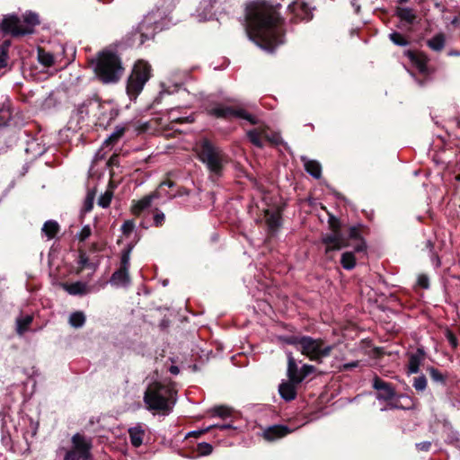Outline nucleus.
<instances>
[{"label": "nucleus", "mask_w": 460, "mask_h": 460, "mask_svg": "<svg viewBox=\"0 0 460 460\" xmlns=\"http://www.w3.org/2000/svg\"><path fill=\"white\" fill-rule=\"evenodd\" d=\"M170 372L173 375H177L179 373V368L178 367H175V366H172L170 367Z\"/></svg>", "instance_id": "6e6d98bb"}, {"label": "nucleus", "mask_w": 460, "mask_h": 460, "mask_svg": "<svg viewBox=\"0 0 460 460\" xmlns=\"http://www.w3.org/2000/svg\"><path fill=\"white\" fill-rule=\"evenodd\" d=\"M68 322L71 326L80 328L85 323V316L82 312H75L70 314Z\"/></svg>", "instance_id": "cd10ccee"}, {"label": "nucleus", "mask_w": 460, "mask_h": 460, "mask_svg": "<svg viewBox=\"0 0 460 460\" xmlns=\"http://www.w3.org/2000/svg\"><path fill=\"white\" fill-rule=\"evenodd\" d=\"M373 387L377 391L376 398L378 400L388 401L395 396L394 387L377 376L373 380Z\"/></svg>", "instance_id": "9b49d317"}, {"label": "nucleus", "mask_w": 460, "mask_h": 460, "mask_svg": "<svg viewBox=\"0 0 460 460\" xmlns=\"http://www.w3.org/2000/svg\"><path fill=\"white\" fill-rule=\"evenodd\" d=\"M113 197V192L111 190H107L103 194L100 196L98 199V205L103 208H106L110 206L111 199Z\"/></svg>", "instance_id": "72a5a7b5"}, {"label": "nucleus", "mask_w": 460, "mask_h": 460, "mask_svg": "<svg viewBox=\"0 0 460 460\" xmlns=\"http://www.w3.org/2000/svg\"><path fill=\"white\" fill-rule=\"evenodd\" d=\"M93 194H88L84 201V211L89 212L93 206Z\"/></svg>", "instance_id": "a18cd8bd"}, {"label": "nucleus", "mask_w": 460, "mask_h": 460, "mask_svg": "<svg viewBox=\"0 0 460 460\" xmlns=\"http://www.w3.org/2000/svg\"><path fill=\"white\" fill-rule=\"evenodd\" d=\"M247 137L251 143L257 147L263 146V142L261 139L262 137L269 138L268 136L266 135V131L261 128L249 130L247 132Z\"/></svg>", "instance_id": "aec40b11"}, {"label": "nucleus", "mask_w": 460, "mask_h": 460, "mask_svg": "<svg viewBox=\"0 0 460 460\" xmlns=\"http://www.w3.org/2000/svg\"><path fill=\"white\" fill-rule=\"evenodd\" d=\"M156 197L155 194L148 195L144 197L143 199L137 200L133 206H132V212L135 215H139L143 210L149 208L153 199Z\"/></svg>", "instance_id": "4be33fe9"}, {"label": "nucleus", "mask_w": 460, "mask_h": 460, "mask_svg": "<svg viewBox=\"0 0 460 460\" xmlns=\"http://www.w3.org/2000/svg\"><path fill=\"white\" fill-rule=\"evenodd\" d=\"M33 321V316L31 314L22 315L16 319V332L22 335L28 331L29 326Z\"/></svg>", "instance_id": "5701e85b"}, {"label": "nucleus", "mask_w": 460, "mask_h": 460, "mask_svg": "<svg viewBox=\"0 0 460 460\" xmlns=\"http://www.w3.org/2000/svg\"><path fill=\"white\" fill-rule=\"evenodd\" d=\"M391 407L392 408H399V406L397 404H391Z\"/></svg>", "instance_id": "338daca9"}, {"label": "nucleus", "mask_w": 460, "mask_h": 460, "mask_svg": "<svg viewBox=\"0 0 460 460\" xmlns=\"http://www.w3.org/2000/svg\"><path fill=\"white\" fill-rule=\"evenodd\" d=\"M296 385L297 384L291 381L282 383L279 387L280 396L286 401L294 400L296 395Z\"/></svg>", "instance_id": "f3484780"}, {"label": "nucleus", "mask_w": 460, "mask_h": 460, "mask_svg": "<svg viewBox=\"0 0 460 460\" xmlns=\"http://www.w3.org/2000/svg\"><path fill=\"white\" fill-rule=\"evenodd\" d=\"M288 376L289 378V381L296 384L301 383V377L296 363L292 356V353H288Z\"/></svg>", "instance_id": "a211bd4d"}, {"label": "nucleus", "mask_w": 460, "mask_h": 460, "mask_svg": "<svg viewBox=\"0 0 460 460\" xmlns=\"http://www.w3.org/2000/svg\"><path fill=\"white\" fill-rule=\"evenodd\" d=\"M151 66L144 60L135 63L127 82V93L130 98L136 99L142 92L145 84L151 77Z\"/></svg>", "instance_id": "423d86ee"}, {"label": "nucleus", "mask_w": 460, "mask_h": 460, "mask_svg": "<svg viewBox=\"0 0 460 460\" xmlns=\"http://www.w3.org/2000/svg\"><path fill=\"white\" fill-rule=\"evenodd\" d=\"M292 8L294 10L301 9L302 13H297V15H299L302 19L309 20L312 18L311 12L307 4L301 2H296L293 4Z\"/></svg>", "instance_id": "473e14b6"}, {"label": "nucleus", "mask_w": 460, "mask_h": 460, "mask_svg": "<svg viewBox=\"0 0 460 460\" xmlns=\"http://www.w3.org/2000/svg\"><path fill=\"white\" fill-rule=\"evenodd\" d=\"M445 35L443 33H438L428 40V46L435 51H440L445 47Z\"/></svg>", "instance_id": "393cba45"}, {"label": "nucleus", "mask_w": 460, "mask_h": 460, "mask_svg": "<svg viewBox=\"0 0 460 460\" xmlns=\"http://www.w3.org/2000/svg\"><path fill=\"white\" fill-rule=\"evenodd\" d=\"M420 70L421 72H424V71H425V66H424V65H420Z\"/></svg>", "instance_id": "0e129e2a"}, {"label": "nucleus", "mask_w": 460, "mask_h": 460, "mask_svg": "<svg viewBox=\"0 0 460 460\" xmlns=\"http://www.w3.org/2000/svg\"><path fill=\"white\" fill-rule=\"evenodd\" d=\"M92 234V229L90 226H84L81 231L76 234V237L79 241H85Z\"/></svg>", "instance_id": "58836bf2"}, {"label": "nucleus", "mask_w": 460, "mask_h": 460, "mask_svg": "<svg viewBox=\"0 0 460 460\" xmlns=\"http://www.w3.org/2000/svg\"><path fill=\"white\" fill-rule=\"evenodd\" d=\"M400 3H405L407 2L408 0H398Z\"/></svg>", "instance_id": "774afa93"}, {"label": "nucleus", "mask_w": 460, "mask_h": 460, "mask_svg": "<svg viewBox=\"0 0 460 460\" xmlns=\"http://www.w3.org/2000/svg\"><path fill=\"white\" fill-rule=\"evenodd\" d=\"M194 151L199 160L207 166L212 174L221 175L224 165L227 162L226 155L222 149L204 138L196 143Z\"/></svg>", "instance_id": "f03ea898"}, {"label": "nucleus", "mask_w": 460, "mask_h": 460, "mask_svg": "<svg viewBox=\"0 0 460 460\" xmlns=\"http://www.w3.org/2000/svg\"><path fill=\"white\" fill-rule=\"evenodd\" d=\"M449 341H450V343H451L454 347H456V344H457V343H456V338H455V337L450 336Z\"/></svg>", "instance_id": "4d7b16f0"}, {"label": "nucleus", "mask_w": 460, "mask_h": 460, "mask_svg": "<svg viewBox=\"0 0 460 460\" xmlns=\"http://www.w3.org/2000/svg\"><path fill=\"white\" fill-rule=\"evenodd\" d=\"M131 249L124 250L121 254L120 268L129 270Z\"/></svg>", "instance_id": "4c0bfd02"}, {"label": "nucleus", "mask_w": 460, "mask_h": 460, "mask_svg": "<svg viewBox=\"0 0 460 460\" xmlns=\"http://www.w3.org/2000/svg\"><path fill=\"white\" fill-rule=\"evenodd\" d=\"M123 70L119 58L111 51L100 53L94 64V72L104 84L119 81Z\"/></svg>", "instance_id": "7ed1b4c3"}, {"label": "nucleus", "mask_w": 460, "mask_h": 460, "mask_svg": "<svg viewBox=\"0 0 460 460\" xmlns=\"http://www.w3.org/2000/svg\"><path fill=\"white\" fill-rule=\"evenodd\" d=\"M209 114L221 119L238 118L248 121L252 125L258 123V119L243 108H231L225 105H217L209 110Z\"/></svg>", "instance_id": "1a4fd4ad"}, {"label": "nucleus", "mask_w": 460, "mask_h": 460, "mask_svg": "<svg viewBox=\"0 0 460 460\" xmlns=\"http://www.w3.org/2000/svg\"><path fill=\"white\" fill-rule=\"evenodd\" d=\"M144 402L150 410L168 413L174 404L173 392L168 386L153 384L146 389Z\"/></svg>", "instance_id": "20e7f679"}, {"label": "nucleus", "mask_w": 460, "mask_h": 460, "mask_svg": "<svg viewBox=\"0 0 460 460\" xmlns=\"http://www.w3.org/2000/svg\"><path fill=\"white\" fill-rule=\"evenodd\" d=\"M269 140L271 141V142H274V143L278 142V138L277 137L269 138Z\"/></svg>", "instance_id": "e2e57ef3"}, {"label": "nucleus", "mask_w": 460, "mask_h": 460, "mask_svg": "<svg viewBox=\"0 0 460 460\" xmlns=\"http://www.w3.org/2000/svg\"><path fill=\"white\" fill-rule=\"evenodd\" d=\"M358 366V361H352V362H349V363H346L342 366V369L343 370H349L351 368H354V367H357Z\"/></svg>", "instance_id": "09e8293b"}, {"label": "nucleus", "mask_w": 460, "mask_h": 460, "mask_svg": "<svg viewBox=\"0 0 460 460\" xmlns=\"http://www.w3.org/2000/svg\"><path fill=\"white\" fill-rule=\"evenodd\" d=\"M199 452L200 455H208L212 452V447L208 443L199 444Z\"/></svg>", "instance_id": "79ce46f5"}, {"label": "nucleus", "mask_w": 460, "mask_h": 460, "mask_svg": "<svg viewBox=\"0 0 460 460\" xmlns=\"http://www.w3.org/2000/svg\"><path fill=\"white\" fill-rule=\"evenodd\" d=\"M426 245L428 248L430 249V251L433 249V243H431V241H427Z\"/></svg>", "instance_id": "052dcab7"}, {"label": "nucleus", "mask_w": 460, "mask_h": 460, "mask_svg": "<svg viewBox=\"0 0 460 460\" xmlns=\"http://www.w3.org/2000/svg\"><path fill=\"white\" fill-rule=\"evenodd\" d=\"M213 427L218 428V429H222V430H224V429H231V428H232V426H231V425H229V424H223V425H213V426H209L207 429L208 430V429H211V428H213Z\"/></svg>", "instance_id": "603ef678"}, {"label": "nucleus", "mask_w": 460, "mask_h": 460, "mask_svg": "<svg viewBox=\"0 0 460 460\" xmlns=\"http://www.w3.org/2000/svg\"><path fill=\"white\" fill-rule=\"evenodd\" d=\"M299 349L310 360L320 362L323 358L330 355L332 346L325 345L322 339L303 336L299 339Z\"/></svg>", "instance_id": "0eeeda50"}, {"label": "nucleus", "mask_w": 460, "mask_h": 460, "mask_svg": "<svg viewBox=\"0 0 460 460\" xmlns=\"http://www.w3.org/2000/svg\"><path fill=\"white\" fill-rule=\"evenodd\" d=\"M155 223L156 226H159L162 224V222L164 220V213H157L155 215L154 217Z\"/></svg>", "instance_id": "de8ad7c7"}, {"label": "nucleus", "mask_w": 460, "mask_h": 460, "mask_svg": "<svg viewBox=\"0 0 460 460\" xmlns=\"http://www.w3.org/2000/svg\"><path fill=\"white\" fill-rule=\"evenodd\" d=\"M170 118L172 119V120H175V121L181 120V119L174 117L172 111H171V113H170Z\"/></svg>", "instance_id": "13d9d810"}, {"label": "nucleus", "mask_w": 460, "mask_h": 460, "mask_svg": "<svg viewBox=\"0 0 460 460\" xmlns=\"http://www.w3.org/2000/svg\"><path fill=\"white\" fill-rule=\"evenodd\" d=\"M130 281L128 270L119 268L111 277L110 282L116 287H124L128 285Z\"/></svg>", "instance_id": "dca6fc26"}, {"label": "nucleus", "mask_w": 460, "mask_h": 460, "mask_svg": "<svg viewBox=\"0 0 460 460\" xmlns=\"http://www.w3.org/2000/svg\"><path fill=\"white\" fill-rule=\"evenodd\" d=\"M314 371V367L311 365H304L299 371L301 382L310 374H312Z\"/></svg>", "instance_id": "ea45409f"}, {"label": "nucleus", "mask_w": 460, "mask_h": 460, "mask_svg": "<svg viewBox=\"0 0 460 460\" xmlns=\"http://www.w3.org/2000/svg\"><path fill=\"white\" fill-rule=\"evenodd\" d=\"M128 434L132 446L138 447L142 445L145 431L140 425L130 428Z\"/></svg>", "instance_id": "6ab92c4d"}, {"label": "nucleus", "mask_w": 460, "mask_h": 460, "mask_svg": "<svg viewBox=\"0 0 460 460\" xmlns=\"http://www.w3.org/2000/svg\"><path fill=\"white\" fill-rule=\"evenodd\" d=\"M214 413L219 417H226L229 415V410L226 407L224 406H218L214 408L213 410Z\"/></svg>", "instance_id": "c03bdc74"}, {"label": "nucleus", "mask_w": 460, "mask_h": 460, "mask_svg": "<svg viewBox=\"0 0 460 460\" xmlns=\"http://www.w3.org/2000/svg\"><path fill=\"white\" fill-rule=\"evenodd\" d=\"M62 288L72 296H82L89 292V288L86 283L76 281L74 283H62Z\"/></svg>", "instance_id": "2eb2a0df"}, {"label": "nucleus", "mask_w": 460, "mask_h": 460, "mask_svg": "<svg viewBox=\"0 0 460 460\" xmlns=\"http://www.w3.org/2000/svg\"><path fill=\"white\" fill-rule=\"evenodd\" d=\"M341 263L345 270H352L356 265V259L353 252H344L341 255Z\"/></svg>", "instance_id": "bb28decb"}, {"label": "nucleus", "mask_w": 460, "mask_h": 460, "mask_svg": "<svg viewBox=\"0 0 460 460\" xmlns=\"http://www.w3.org/2000/svg\"><path fill=\"white\" fill-rule=\"evenodd\" d=\"M156 25H153L151 19L146 18L138 25V32L140 34L139 44L142 45L146 40L154 37Z\"/></svg>", "instance_id": "ddd939ff"}, {"label": "nucleus", "mask_w": 460, "mask_h": 460, "mask_svg": "<svg viewBox=\"0 0 460 460\" xmlns=\"http://www.w3.org/2000/svg\"><path fill=\"white\" fill-rule=\"evenodd\" d=\"M81 269L84 268L88 264V258L84 254H81L78 261Z\"/></svg>", "instance_id": "8fccbe9b"}, {"label": "nucleus", "mask_w": 460, "mask_h": 460, "mask_svg": "<svg viewBox=\"0 0 460 460\" xmlns=\"http://www.w3.org/2000/svg\"><path fill=\"white\" fill-rule=\"evenodd\" d=\"M125 129L122 127H118L111 134V136L103 142V146H109L118 142V140L124 135Z\"/></svg>", "instance_id": "c756f323"}, {"label": "nucleus", "mask_w": 460, "mask_h": 460, "mask_svg": "<svg viewBox=\"0 0 460 460\" xmlns=\"http://www.w3.org/2000/svg\"><path fill=\"white\" fill-rule=\"evenodd\" d=\"M10 41L6 40L2 45H0V69L4 68L7 66L8 61V49L10 47Z\"/></svg>", "instance_id": "2f4dec72"}, {"label": "nucleus", "mask_w": 460, "mask_h": 460, "mask_svg": "<svg viewBox=\"0 0 460 460\" xmlns=\"http://www.w3.org/2000/svg\"><path fill=\"white\" fill-rule=\"evenodd\" d=\"M72 448L68 450L64 460H88L91 456L92 441L79 433L72 437Z\"/></svg>", "instance_id": "6e6552de"}, {"label": "nucleus", "mask_w": 460, "mask_h": 460, "mask_svg": "<svg viewBox=\"0 0 460 460\" xmlns=\"http://www.w3.org/2000/svg\"><path fill=\"white\" fill-rule=\"evenodd\" d=\"M60 226L55 220H48L43 225L41 231L49 240L53 239L59 232Z\"/></svg>", "instance_id": "412c9836"}, {"label": "nucleus", "mask_w": 460, "mask_h": 460, "mask_svg": "<svg viewBox=\"0 0 460 460\" xmlns=\"http://www.w3.org/2000/svg\"><path fill=\"white\" fill-rule=\"evenodd\" d=\"M429 373L431 379L435 382L444 383L446 380L444 375L435 367H429Z\"/></svg>", "instance_id": "e433bc0d"}, {"label": "nucleus", "mask_w": 460, "mask_h": 460, "mask_svg": "<svg viewBox=\"0 0 460 460\" xmlns=\"http://www.w3.org/2000/svg\"><path fill=\"white\" fill-rule=\"evenodd\" d=\"M417 284L422 288H429V279L427 275L420 274L418 276Z\"/></svg>", "instance_id": "a19ab883"}, {"label": "nucleus", "mask_w": 460, "mask_h": 460, "mask_svg": "<svg viewBox=\"0 0 460 460\" xmlns=\"http://www.w3.org/2000/svg\"><path fill=\"white\" fill-rule=\"evenodd\" d=\"M164 185H167L168 187H172L173 186V182L172 181H164V182L160 184L159 189L162 190Z\"/></svg>", "instance_id": "5fc2aeb1"}, {"label": "nucleus", "mask_w": 460, "mask_h": 460, "mask_svg": "<svg viewBox=\"0 0 460 460\" xmlns=\"http://www.w3.org/2000/svg\"><path fill=\"white\" fill-rule=\"evenodd\" d=\"M412 386L417 391H424L427 387V378L425 377V376L421 375L420 376L414 377Z\"/></svg>", "instance_id": "c9c22d12"}, {"label": "nucleus", "mask_w": 460, "mask_h": 460, "mask_svg": "<svg viewBox=\"0 0 460 460\" xmlns=\"http://www.w3.org/2000/svg\"><path fill=\"white\" fill-rule=\"evenodd\" d=\"M115 159H116V156L113 155L112 157H111L110 163H111V164L114 163Z\"/></svg>", "instance_id": "69168bd1"}, {"label": "nucleus", "mask_w": 460, "mask_h": 460, "mask_svg": "<svg viewBox=\"0 0 460 460\" xmlns=\"http://www.w3.org/2000/svg\"><path fill=\"white\" fill-rule=\"evenodd\" d=\"M425 353L422 349H418L414 353L409 356L408 374H416L420 370V366L424 359Z\"/></svg>", "instance_id": "4468645a"}, {"label": "nucleus", "mask_w": 460, "mask_h": 460, "mask_svg": "<svg viewBox=\"0 0 460 460\" xmlns=\"http://www.w3.org/2000/svg\"><path fill=\"white\" fill-rule=\"evenodd\" d=\"M363 249H364V244H363V243H361V244L358 245V246L355 248V250H356L357 252H360V251H362Z\"/></svg>", "instance_id": "bf43d9fd"}, {"label": "nucleus", "mask_w": 460, "mask_h": 460, "mask_svg": "<svg viewBox=\"0 0 460 460\" xmlns=\"http://www.w3.org/2000/svg\"><path fill=\"white\" fill-rule=\"evenodd\" d=\"M389 39L393 41V43H394L397 46L404 47V46L408 45V41L399 32L394 31V32L390 33Z\"/></svg>", "instance_id": "f704fd0d"}, {"label": "nucleus", "mask_w": 460, "mask_h": 460, "mask_svg": "<svg viewBox=\"0 0 460 460\" xmlns=\"http://www.w3.org/2000/svg\"><path fill=\"white\" fill-rule=\"evenodd\" d=\"M396 13L401 20L405 21L408 23H412L416 17L413 11L408 7L399 8Z\"/></svg>", "instance_id": "a878e982"}, {"label": "nucleus", "mask_w": 460, "mask_h": 460, "mask_svg": "<svg viewBox=\"0 0 460 460\" xmlns=\"http://www.w3.org/2000/svg\"><path fill=\"white\" fill-rule=\"evenodd\" d=\"M329 224L332 233L323 236L322 239L323 243L325 244L326 253H329L332 251L341 250L349 245L345 238L339 232V221L335 217H331Z\"/></svg>", "instance_id": "9d476101"}, {"label": "nucleus", "mask_w": 460, "mask_h": 460, "mask_svg": "<svg viewBox=\"0 0 460 460\" xmlns=\"http://www.w3.org/2000/svg\"><path fill=\"white\" fill-rule=\"evenodd\" d=\"M350 236H351V237H356V229H355V228H352V229H351Z\"/></svg>", "instance_id": "680f3d73"}, {"label": "nucleus", "mask_w": 460, "mask_h": 460, "mask_svg": "<svg viewBox=\"0 0 460 460\" xmlns=\"http://www.w3.org/2000/svg\"><path fill=\"white\" fill-rule=\"evenodd\" d=\"M266 221L269 227L271 230L278 228L280 226V215L279 212L270 213L267 211L266 213Z\"/></svg>", "instance_id": "7c9ffc66"}, {"label": "nucleus", "mask_w": 460, "mask_h": 460, "mask_svg": "<svg viewBox=\"0 0 460 460\" xmlns=\"http://www.w3.org/2000/svg\"><path fill=\"white\" fill-rule=\"evenodd\" d=\"M299 339L300 338H296V337H291V338H288L285 340V341L288 344H292V345H296V346H299Z\"/></svg>", "instance_id": "3c124183"}, {"label": "nucleus", "mask_w": 460, "mask_h": 460, "mask_svg": "<svg viewBox=\"0 0 460 460\" xmlns=\"http://www.w3.org/2000/svg\"><path fill=\"white\" fill-rule=\"evenodd\" d=\"M39 23L38 14L28 12L24 14L22 21L13 14L5 16L0 24V29L4 33L20 36L32 33L33 28Z\"/></svg>", "instance_id": "39448f33"}, {"label": "nucleus", "mask_w": 460, "mask_h": 460, "mask_svg": "<svg viewBox=\"0 0 460 460\" xmlns=\"http://www.w3.org/2000/svg\"><path fill=\"white\" fill-rule=\"evenodd\" d=\"M431 261H432V263L436 267H439L440 266V259H439V257L438 255L432 254Z\"/></svg>", "instance_id": "864d4df0"}, {"label": "nucleus", "mask_w": 460, "mask_h": 460, "mask_svg": "<svg viewBox=\"0 0 460 460\" xmlns=\"http://www.w3.org/2000/svg\"><path fill=\"white\" fill-rule=\"evenodd\" d=\"M290 430L284 425H274L262 432V437L268 441H274L288 435Z\"/></svg>", "instance_id": "f8f14e48"}, {"label": "nucleus", "mask_w": 460, "mask_h": 460, "mask_svg": "<svg viewBox=\"0 0 460 460\" xmlns=\"http://www.w3.org/2000/svg\"><path fill=\"white\" fill-rule=\"evenodd\" d=\"M245 18L246 34L260 48L271 52L283 43L280 19L271 5L261 1L252 2L246 7Z\"/></svg>", "instance_id": "f257e3e1"}, {"label": "nucleus", "mask_w": 460, "mask_h": 460, "mask_svg": "<svg viewBox=\"0 0 460 460\" xmlns=\"http://www.w3.org/2000/svg\"><path fill=\"white\" fill-rule=\"evenodd\" d=\"M304 165L305 171L312 175L313 177L318 179L321 176L322 169L321 165L318 162L314 160H305L304 159Z\"/></svg>", "instance_id": "b1692460"}, {"label": "nucleus", "mask_w": 460, "mask_h": 460, "mask_svg": "<svg viewBox=\"0 0 460 460\" xmlns=\"http://www.w3.org/2000/svg\"><path fill=\"white\" fill-rule=\"evenodd\" d=\"M38 59L40 64L48 67L51 66L55 62L54 56L51 53L47 52L43 49H39Z\"/></svg>", "instance_id": "c85d7f7f"}, {"label": "nucleus", "mask_w": 460, "mask_h": 460, "mask_svg": "<svg viewBox=\"0 0 460 460\" xmlns=\"http://www.w3.org/2000/svg\"><path fill=\"white\" fill-rule=\"evenodd\" d=\"M134 223L130 220H128L122 225L121 230L125 234H128L134 230Z\"/></svg>", "instance_id": "37998d69"}, {"label": "nucleus", "mask_w": 460, "mask_h": 460, "mask_svg": "<svg viewBox=\"0 0 460 460\" xmlns=\"http://www.w3.org/2000/svg\"><path fill=\"white\" fill-rule=\"evenodd\" d=\"M430 447H431V443L429 441H424V442L416 444L417 449L421 450V451H429Z\"/></svg>", "instance_id": "49530a36"}]
</instances>
